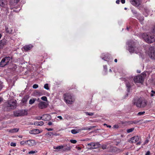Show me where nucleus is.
<instances>
[{
    "mask_svg": "<svg viewBox=\"0 0 155 155\" xmlns=\"http://www.w3.org/2000/svg\"><path fill=\"white\" fill-rule=\"evenodd\" d=\"M70 141L71 143L74 144H75L77 142V141L75 140H70Z\"/></svg>",
    "mask_w": 155,
    "mask_h": 155,
    "instance_id": "39",
    "label": "nucleus"
},
{
    "mask_svg": "<svg viewBox=\"0 0 155 155\" xmlns=\"http://www.w3.org/2000/svg\"><path fill=\"white\" fill-rule=\"evenodd\" d=\"M10 145L11 146L15 147L16 146V143H15L12 142L10 143Z\"/></svg>",
    "mask_w": 155,
    "mask_h": 155,
    "instance_id": "40",
    "label": "nucleus"
},
{
    "mask_svg": "<svg viewBox=\"0 0 155 155\" xmlns=\"http://www.w3.org/2000/svg\"><path fill=\"white\" fill-rule=\"evenodd\" d=\"M5 105L7 108L11 109H14L17 106V101L14 100H11L8 101L5 104Z\"/></svg>",
    "mask_w": 155,
    "mask_h": 155,
    "instance_id": "4",
    "label": "nucleus"
},
{
    "mask_svg": "<svg viewBox=\"0 0 155 155\" xmlns=\"http://www.w3.org/2000/svg\"><path fill=\"white\" fill-rule=\"evenodd\" d=\"M57 117L61 120H62L63 119L62 117L61 116H58Z\"/></svg>",
    "mask_w": 155,
    "mask_h": 155,
    "instance_id": "51",
    "label": "nucleus"
},
{
    "mask_svg": "<svg viewBox=\"0 0 155 155\" xmlns=\"http://www.w3.org/2000/svg\"><path fill=\"white\" fill-rule=\"evenodd\" d=\"M135 83H140L141 84L143 83L144 78L141 75H137L135 76L134 79Z\"/></svg>",
    "mask_w": 155,
    "mask_h": 155,
    "instance_id": "8",
    "label": "nucleus"
},
{
    "mask_svg": "<svg viewBox=\"0 0 155 155\" xmlns=\"http://www.w3.org/2000/svg\"><path fill=\"white\" fill-rule=\"evenodd\" d=\"M34 125L36 126H42L44 124V122L42 121H35L34 122Z\"/></svg>",
    "mask_w": 155,
    "mask_h": 155,
    "instance_id": "20",
    "label": "nucleus"
},
{
    "mask_svg": "<svg viewBox=\"0 0 155 155\" xmlns=\"http://www.w3.org/2000/svg\"><path fill=\"white\" fill-rule=\"evenodd\" d=\"M38 107L39 108L42 109L46 108L47 106L46 103L44 102H41L38 104Z\"/></svg>",
    "mask_w": 155,
    "mask_h": 155,
    "instance_id": "12",
    "label": "nucleus"
},
{
    "mask_svg": "<svg viewBox=\"0 0 155 155\" xmlns=\"http://www.w3.org/2000/svg\"><path fill=\"white\" fill-rule=\"evenodd\" d=\"M145 113V111L140 112L137 114V115L138 116H141L144 114Z\"/></svg>",
    "mask_w": 155,
    "mask_h": 155,
    "instance_id": "35",
    "label": "nucleus"
},
{
    "mask_svg": "<svg viewBox=\"0 0 155 155\" xmlns=\"http://www.w3.org/2000/svg\"><path fill=\"white\" fill-rule=\"evenodd\" d=\"M20 144L21 145H24L25 144H26V141H22L20 142Z\"/></svg>",
    "mask_w": 155,
    "mask_h": 155,
    "instance_id": "42",
    "label": "nucleus"
},
{
    "mask_svg": "<svg viewBox=\"0 0 155 155\" xmlns=\"http://www.w3.org/2000/svg\"><path fill=\"white\" fill-rule=\"evenodd\" d=\"M37 152L36 151H31L28 152V153L30 154H34Z\"/></svg>",
    "mask_w": 155,
    "mask_h": 155,
    "instance_id": "41",
    "label": "nucleus"
},
{
    "mask_svg": "<svg viewBox=\"0 0 155 155\" xmlns=\"http://www.w3.org/2000/svg\"><path fill=\"white\" fill-rule=\"evenodd\" d=\"M142 36L147 43H151L155 41V37L153 35H150L147 33H144L143 34Z\"/></svg>",
    "mask_w": 155,
    "mask_h": 155,
    "instance_id": "3",
    "label": "nucleus"
},
{
    "mask_svg": "<svg viewBox=\"0 0 155 155\" xmlns=\"http://www.w3.org/2000/svg\"><path fill=\"white\" fill-rule=\"evenodd\" d=\"M134 128H131L130 129H127V133H130L131 132L134 130Z\"/></svg>",
    "mask_w": 155,
    "mask_h": 155,
    "instance_id": "33",
    "label": "nucleus"
},
{
    "mask_svg": "<svg viewBox=\"0 0 155 155\" xmlns=\"http://www.w3.org/2000/svg\"><path fill=\"white\" fill-rule=\"evenodd\" d=\"M81 131V130L72 129L71 130V133L73 134H75Z\"/></svg>",
    "mask_w": 155,
    "mask_h": 155,
    "instance_id": "23",
    "label": "nucleus"
},
{
    "mask_svg": "<svg viewBox=\"0 0 155 155\" xmlns=\"http://www.w3.org/2000/svg\"><path fill=\"white\" fill-rule=\"evenodd\" d=\"M149 141V140H146L144 141V145H145V144L147 143Z\"/></svg>",
    "mask_w": 155,
    "mask_h": 155,
    "instance_id": "50",
    "label": "nucleus"
},
{
    "mask_svg": "<svg viewBox=\"0 0 155 155\" xmlns=\"http://www.w3.org/2000/svg\"><path fill=\"white\" fill-rule=\"evenodd\" d=\"M125 0H121V2L122 3V4H124L125 3Z\"/></svg>",
    "mask_w": 155,
    "mask_h": 155,
    "instance_id": "53",
    "label": "nucleus"
},
{
    "mask_svg": "<svg viewBox=\"0 0 155 155\" xmlns=\"http://www.w3.org/2000/svg\"><path fill=\"white\" fill-rule=\"evenodd\" d=\"M132 12L135 15H137L138 14H137V12L135 10L133 9L131 10Z\"/></svg>",
    "mask_w": 155,
    "mask_h": 155,
    "instance_id": "36",
    "label": "nucleus"
},
{
    "mask_svg": "<svg viewBox=\"0 0 155 155\" xmlns=\"http://www.w3.org/2000/svg\"><path fill=\"white\" fill-rule=\"evenodd\" d=\"M35 119L36 120H41V119L42 120V116H36L35 117Z\"/></svg>",
    "mask_w": 155,
    "mask_h": 155,
    "instance_id": "32",
    "label": "nucleus"
},
{
    "mask_svg": "<svg viewBox=\"0 0 155 155\" xmlns=\"http://www.w3.org/2000/svg\"><path fill=\"white\" fill-rule=\"evenodd\" d=\"M132 103L137 107H144L147 105V101L141 97H135L133 100Z\"/></svg>",
    "mask_w": 155,
    "mask_h": 155,
    "instance_id": "1",
    "label": "nucleus"
},
{
    "mask_svg": "<svg viewBox=\"0 0 155 155\" xmlns=\"http://www.w3.org/2000/svg\"><path fill=\"white\" fill-rule=\"evenodd\" d=\"M101 57L102 58V59L104 60V61L106 60V58L105 57H104V55L103 54H102V55L101 56Z\"/></svg>",
    "mask_w": 155,
    "mask_h": 155,
    "instance_id": "44",
    "label": "nucleus"
},
{
    "mask_svg": "<svg viewBox=\"0 0 155 155\" xmlns=\"http://www.w3.org/2000/svg\"><path fill=\"white\" fill-rule=\"evenodd\" d=\"M7 64V63L5 62V60L4 58L2 59L0 63V66L2 67H4Z\"/></svg>",
    "mask_w": 155,
    "mask_h": 155,
    "instance_id": "19",
    "label": "nucleus"
},
{
    "mask_svg": "<svg viewBox=\"0 0 155 155\" xmlns=\"http://www.w3.org/2000/svg\"><path fill=\"white\" fill-rule=\"evenodd\" d=\"M130 2L131 4L135 6L138 7L141 5L140 0H130Z\"/></svg>",
    "mask_w": 155,
    "mask_h": 155,
    "instance_id": "10",
    "label": "nucleus"
},
{
    "mask_svg": "<svg viewBox=\"0 0 155 155\" xmlns=\"http://www.w3.org/2000/svg\"><path fill=\"white\" fill-rule=\"evenodd\" d=\"M27 111L25 110H18L14 111V115L15 117H20L27 114Z\"/></svg>",
    "mask_w": 155,
    "mask_h": 155,
    "instance_id": "6",
    "label": "nucleus"
},
{
    "mask_svg": "<svg viewBox=\"0 0 155 155\" xmlns=\"http://www.w3.org/2000/svg\"><path fill=\"white\" fill-rule=\"evenodd\" d=\"M149 56L150 58L153 59H155V51H154L153 53H151L150 54Z\"/></svg>",
    "mask_w": 155,
    "mask_h": 155,
    "instance_id": "24",
    "label": "nucleus"
},
{
    "mask_svg": "<svg viewBox=\"0 0 155 155\" xmlns=\"http://www.w3.org/2000/svg\"><path fill=\"white\" fill-rule=\"evenodd\" d=\"M80 130H81V131L83 130H90L91 129V128L88 127H84L82 129H80Z\"/></svg>",
    "mask_w": 155,
    "mask_h": 155,
    "instance_id": "31",
    "label": "nucleus"
},
{
    "mask_svg": "<svg viewBox=\"0 0 155 155\" xmlns=\"http://www.w3.org/2000/svg\"><path fill=\"white\" fill-rule=\"evenodd\" d=\"M40 133L39 130L37 129H35L31 131L30 133L33 134H37Z\"/></svg>",
    "mask_w": 155,
    "mask_h": 155,
    "instance_id": "22",
    "label": "nucleus"
},
{
    "mask_svg": "<svg viewBox=\"0 0 155 155\" xmlns=\"http://www.w3.org/2000/svg\"><path fill=\"white\" fill-rule=\"evenodd\" d=\"M140 137L137 136H135L134 137H131L130 140L129 141V142L130 143H135L136 142H137V141H138V140H139L140 139Z\"/></svg>",
    "mask_w": 155,
    "mask_h": 155,
    "instance_id": "9",
    "label": "nucleus"
},
{
    "mask_svg": "<svg viewBox=\"0 0 155 155\" xmlns=\"http://www.w3.org/2000/svg\"><path fill=\"white\" fill-rule=\"evenodd\" d=\"M18 128H14L13 129L10 130L9 132L11 133H13L17 132L18 131Z\"/></svg>",
    "mask_w": 155,
    "mask_h": 155,
    "instance_id": "29",
    "label": "nucleus"
},
{
    "mask_svg": "<svg viewBox=\"0 0 155 155\" xmlns=\"http://www.w3.org/2000/svg\"><path fill=\"white\" fill-rule=\"evenodd\" d=\"M153 32L155 33V27L153 29Z\"/></svg>",
    "mask_w": 155,
    "mask_h": 155,
    "instance_id": "64",
    "label": "nucleus"
},
{
    "mask_svg": "<svg viewBox=\"0 0 155 155\" xmlns=\"http://www.w3.org/2000/svg\"><path fill=\"white\" fill-rule=\"evenodd\" d=\"M71 147H67L66 148H64L63 149L64 151H69L71 150Z\"/></svg>",
    "mask_w": 155,
    "mask_h": 155,
    "instance_id": "30",
    "label": "nucleus"
},
{
    "mask_svg": "<svg viewBox=\"0 0 155 155\" xmlns=\"http://www.w3.org/2000/svg\"><path fill=\"white\" fill-rule=\"evenodd\" d=\"M133 121L134 124H137L138 123H139L140 122L139 121L136 120H134Z\"/></svg>",
    "mask_w": 155,
    "mask_h": 155,
    "instance_id": "46",
    "label": "nucleus"
},
{
    "mask_svg": "<svg viewBox=\"0 0 155 155\" xmlns=\"http://www.w3.org/2000/svg\"><path fill=\"white\" fill-rule=\"evenodd\" d=\"M118 127H119V126L117 125H114V126L113 127L114 128H118Z\"/></svg>",
    "mask_w": 155,
    "mask_h": 155,
    "instance_id": "47",
    "label": "nucleus"
},
{
    "mask_svg": "<svg viewBox=\"0 0 155 155\" xmlns=\"http://www.w3.org/2000/svg\"><path fill=\"white\" fill-rule=\"evenodd\" d=\"M63 97L64 101L67 104H71L75 101L73 96L70 93H66L64 94Z\"/></svg>",
    "mask_w": 155,
    "mask_h": 155,
    "instance_id": "2",
    "label": "nucleus"
},
{
    "mask_svg": "<svg viewBox=\"0 0 155 155\" xmlns=\"http://www.w3.org/2000/svg\"><path fill=\"white\" fill-rule=\"evenodd\" d=\"M128 50L130 52L133 53L134 51L135 44L133 40H130L128 42Z\"/></svg>",
    "mask_w": 155,
    "mask_h": 155,
    "instance_id": "7",
    "label": "nucleus"
},
{
    "mask_svg": "<svg viewBox=\"0 0 155 155\" xmlns=\"http://www.w3.org/2000/svg\"><path fill=\"white\" fill-rule=\"evenodd\" d=\"M106 146H102V148L103 149H106Z\"/></svg>",
    "mask_w": 155,
    "mask_h": 155,
    "instance_id": "63",
    "label": "nucleus"
},
{
    "mask_svg": "<svg viewBox=\"0 0 155 155\" xmlns=\"http://www.w3.org/2000/svg\"><path fill=\"white\" fill-rule=\"evenodd\" d=\"M5 60V62L8 63L9 62V61L11 59V58L10 57H6L5 58H4Z\"/></svg>",
    "mask_w": 155,
    "mask_h": 155,
    "instance_id": "27",
    "label": "nucleus"
},
{
    "mask_svg": "<svg viewBox=\"0 0 155 155\" xmlns=\"http://www.w3.org/2000/svg\"><path fill=\"white\" fill-rule=\"evenodd\" d=\"M44 87L45 89L47 90H48L49 89L48 87V84H45L44 85Z\"/></svg>",
    "mask_w": 155,
    "mask_h": 155,
    "instance_id": "37",
    "label": "nucleus"
},
{
    "mask_svg": "<svg viewBox=\"0 0 155 155\" xmlns=\"http://www.w3.org/2000/svg\"><path fill=\"white\" fill-rule=\"evenodd\" d=\"M6 4V2L4 0H0V5L2 7L5 6Z\"/></svg>",
    "mask_w": 155,
    "mask_h": 155,
    "instance_id": "25",
    "label": "nucleus"
},
{
    "mask_svg": "<svg viewBox=\"0 0 155 155\" xmlns=\"http://www.w3.org/2000/svg\"><path fill=\"white\" fill-rule=\"evenodd\" d=\"M141 144V142L140 141H139L136 144L137 145H140Z\"/></svg>",
    "mask_w": 155,
    "mask_h": 155,
    "instance_id": "57",
    "label": "nucleus"
},
{
    "mask_svg": "<svg viewBox=\"0 0 155 155\" xmlns=\"http://www.w3.org/2000/svg\"><path fill=\"white\" fill-rule=\"evenodd\" d=\"M105 67H106V65L105 66H104V70H105V71H106V69H105Z\"/></svg>",
    "mask_w": 155,
    "mask_h": 155,
    "instance_id": "62",
    "label": "nucleus"
},
{
    "mask_svg": "<svg viewBox=\"0 0 155 155\" xmlns=\"http://www.w3.org/2000/svg\"><path fill=\"white\" fill-rule=\"evenodd\" d=\"M38 87V85L36 84H34L33 86V87L34 88L36 89Z\"/></svg>",
    "mask_w": 155,
    "mask_h": 155,
    "instance_id": "43",
    "label": "nucleus"
},
{
    "mask_svg": "<svg viewBox=\"0 0 155 155\" xmlns=\"http://www.w3.org/2000/svg\"><path fill=\"white\" fill-rule=\"evenodd\" d=\"M100 146L98 142H91L87 144V147L89 149H93L99 147Z\"/></svg>",
    "mask_w": 155,
    "mask_h": 155,
    "instance_id": "5",
    "label": "nucleus"
},
{
    "mask_svg": "<svg viewBox=\"0 0 155 155\" xmlns=\"http://www.w3.org/2000/svg\"><path fill=\"white\" fill-rule=\"evenodd\" d=\"M6 44L5 40H2L0 41V48H1Z\"/></svg>",
    "mask_w": 155,
    "mask_h": 155,
    "instance_id": "21",
    "label": "nucleus"
},
{
    "mask_svg": "<svg viewBox=\"0 0 155 155\" xmlns=\"http://www.w3.org/2000/svg\"><path fill=\"white\" fill-rule=\"evenodd\" d=\"M120 1L119 0H117L116 1V3L117 4H119L120 3Z\"/></svg>",
    "mask_w": 155,
    "mask_h": 155,
    "instance_id": "54",
    "label": "nucleus"
},
{
    "mask_svg": "<svg viewBox=\"0 0 155 155\" xmlns=\"http://www.w3.org/2000/svg\"><path fill=\"white\" fill-rule=\"evenodd\" d=\"M85 114L86 115H89V116H92L94 114V113H91V112H85Z\"/></svg>",
    "mask_w": 155,
    "mask_h": 155,
    "instance_id": "34",
    "label": "nucleus"
},
{
    "mask_svg": "<svg viewBox=\"0 0 155 155\" xmlns=\"http://www.w3.org/2000/svg\"><path fill=\"white\" fill-rule=\"evenodd\" d=\"M126 85L127 87V90L129 91L130 88L131 87L130 83L129 82H127L126 83Z\"/></svg>",
    "mask_w": 155,
    "mask_h": 155,
    "instance_id": "26",
    "label": "nucleus"
},
{
    "mask_svg": "<svg viewBox=\"0 0 155 155\" xmlns=\"http://www.w3.org/2000/svg\"><path fill=\"white\" fill-rule=\"evenodd\" d=\"M47 134H48V135L50 136H51L52 135H53V133L51 132H48L47 133Z\"/></svg>",
    "mask_w": 155,
    "mask_h": 155,
    "instance_id": "45",
    "label": "nucleus"
},
{
    "mask_svg": "<svg viewBox=\"0 0 155 155\" xmlns=\"http://www.w3.org/2000/svg\"><path fill=\"white\" fill-rule=\"evenodd\" d=\"M135 16L136 18L140 21L141 24H142L143 23L144 17L143 16H141L139 14H138L137 15H135Z\"/></svg>",
    "mask_w": 155,
    "mask_h": 155,
    "instance_id": "15",
    "label": "nucleus"
},
{
    "mask_svg": "<svg viewBox=\"0 0 155 155\" xmlns=\"http://www.w3.org/2000/svg\"><path fill=\"white\" fill-rule=\"evenodd\" d=\"M47 129L48 131H51L53 130L52 128H47Z\"/></svg>",
    "mask_w": 155,
    "mask_h": 155,
    "instance_id": "52",
    "label": "nucleus"
},
{
    "mask_svg": "<svg viewBox=\"0 0 155 155\" xmlns=\"http://www.w3.org/2000/svg\"><path fill=\"white\" fill-rule=\"evenodd\" d=\"M36 100V98H32L29 101V104H33L34 103L35 101Z\"/></svg>",
    "mask_w": 155,
    "mask_h": 155,
    "instance_id": "28",
    "label": "nucleus"
},
{
    "mask_svg": "<svg viewBox=\"0 0 155 155\" xmlns=\"http://www.w3.org/2000/svg\"><path fill=\"white\" fill-rule=\"evenodd\" d=\"M20 0H14V2H15L17 3L18 2H19Z\"/></svg>",
    "mask_w": 155,
    "mask_h": 155,
    "instance_id": "56",
    "label": "nucleus"
},
{
    "mask_svg": "<svg viewBox=\"0 0 155 155\" xmlns=\"http://www.w3.org/2000/svg\"><path fill=\"white\" fill-rule=\"evenodd\" d=\"M112 151L117 153H120L123 151V149H118L116 147H112L111 148Z\"/></svg>",
    "mask_w": 155,
    "mask_h": 155,
    "instance_id": "11",
    "label": "nucleus"
},
{
    "mask_svg": "<svg viewBox=\"0 0 155 155\" xmlns=\"http://www.w3.org/2000/svg\"><path fill=\"white\" fill-rule=\"evenodd\" d=\"M42 120H49L51 118V116L48 114H45L42 116Z\"/></svg>",
    "mask_w": 155,
    "mask_h": 155,
    "instance_id": "13",
    "label": "nucleus"
},
{
    "mask_svg": "<svg viewBox=\"0 0 155 155\" xmlns=\"http://www.w3.org/2000/svg\"><path fill=\"white\" fill-rule=\"evenodd\" d=\"M33 47V46L31 45H25L24 47V48L26 51H28L31 50Z\"/></svg>",
    "mask_w": 155,
    "mask_h": 155,
    "instance_id": "17",
    "label": "nucleus"
},
{
    "mask_svg": "<svg viewBox=\"0 0 155 155\" xmlns=\"http://www.w3.org/2000/svg\"><path fill=\"white\" fill-rule=\"evenodd\" d=\"M127 123L129 124H134L133 121H129V122H127Z\"/></svg>",
    "mask_w": 155,
    "mask_h": 155,
    "instance_id": "48",
    "label": "nucleus"
},
{
    "mask_svg": "<svg viewBox=\"0 0 155 155\" xmlns=\"http://www.w3.org/2000/svg\"><path fill=\"white\" fill-rule=\"evenodd\" d=\"M67 145H61L57 147H54L53 148L54 149H56L58 150V151H59L60 149H63L64 147L67 146Z\"/></svg>",
    "mask_w": 155,
    "mask_h": 155,
    "instance_id": "18",
    "label": "nucleus"
},
{
    "mask_svg": "<svg viewBox=\"0 0 155 155\" xmlns=\"http://www.w3.org/2000/svg\"><path fill=\"white\" fill-rule=\"evenodd\" d=\"M3 99L2 98L0 97V103L2 101Z\"/></svg>",
    "mask_w": 155,
    "mask_h": 155,
    "instance_id": "58",
    "label": "nucleus"
},
{
    "mask_svg": "<svg viewBox=\"0 0 155 155\" xmlns=\"http://www.w3.org/2000/svg\"><path fill=\"white\" fill-rule=\"evenodd\" d=\"M41 99L43 101H47V99L46 96H43L41 98Z\"/></svg>",
    "mask_w": 155,
    "mask_h": 155,
    "instance_id": "38",
    "label": "nucleus"
},
{
    "mask_svg": "<svg viewBox=\"0 0 155 155\" xmlns=\"http://www.w3.org/2000/svg\"><path fill=\"white\" fill-rule=\"evenodd\" d=\"M5 31L6 32L9 34H13L14 32L12 27H6L5 28Z\"/></svg>",
    "mask_w": 155,
    "mask_h": 155,
    "instance_id": "16",
    "label": "nucleus"
},
{
    "mask_svg": "<svg viewBox=\"0 0 155 155\" xmlns=\"http://www.w3.org/2000/svg\"><path fill=\"white\" fill-rule=\"evenodd\" d=\"M150 95L151 97H153L154 95L152 93L150 94Z\"/></svg>",
    "mask_w": 155,
    "mask_h": 155,
    "instance_id": "61",
    "label": "nucleus"
},
{
    "mask_svg": "<svg viewBox=\"0 0 155 155\" xmlns=\"http://www.w3.org/2000/svg\"><path fill=\"white\" fill-rule=\"evenodd\" d=\"M48 124L49 125H51L52 124V123L51 122H49L48 123Z\"/></svg>",
    "mask_w": 155,
    "mask_h": 155,
    "instance_id": "55",
    "label": "nucleus"
},
{
    "mask_svg": "<svg viewBox=\"0 0 155 155\" xmlns=\"http://www.w3.org/2000/svg\"><path fill=\"white\" fill-rule=\"evenodd\" d=\"M2 84H0V90L2 88Z\"/></svg>",
    "mask_w": 155,
    "mask_h": 155,
    "instance_id": "60",
    "label": "nucleus"
},
{
    "mask_svg": "<svg viewBox=\"0 0 155 155\" xmlns=\"http://www.w3.org/2000/svg\"><path fill=\"white\" fill-rule=\"evenodd\" d=\"M35 144V142L34 140H31L26 141V145L29 146H32Z\"/></svg>",
    "mask_w": 155,
    "mask_h": 155,
    "instance_id": "14",
    "label": "nucleus"
},
{
    "mask_svg": "<svg viewBox=\"0 0 155 155\" xmlns=\"http://www.w3.org/2000/svg\"><path fill=\"white\" fill-rule=\"evenodd\" d=\"M151 92H152V93L153 94H155V91H154L153 90H152L151 91Z\"/></svg>",
    "mask_w": 155,
    "mask_h": 155,
    "instance_id": "59",
    "label": "nucleus"
},
{
    "mask_svg": "<svg viewBox=\"0 0 155 155\" xmlns=\"http://www.w3.org/2000/svg\"><path fill=\"white\" fill-rule=\"evenodd\" d=\"M150 153L149 151H148L145 154V155H150Z\"/></svg>",
    "mask_w": 155,
    "mask_h": 155,
    "instance_id": "49",
    "label": "nucleus"
}]
</instances>
